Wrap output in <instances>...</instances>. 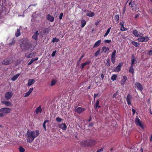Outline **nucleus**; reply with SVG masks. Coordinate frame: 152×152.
I'll return each mask as SVG.
<instances>
[{"label":"nucleus","instance_id":"36","mask_svg":"<svg viewBox=\"0 0 152 152\" xmlns=\"http://www.w3.org/2000/svg\"><path fill=\"white\" fill-rule=\"evenodd\" d=\"M117 77V76L116 75H113L111 77V80L113 81H115L116 80Z\"/></svg>","mask_w":152,"mask_h":152},{"label":"nucleus","instance_id":"47","mask_svg":"<svg viewBox=\"0 0 152 152\" xmlns=\"http://www.w3.org/2000/svg\"><path fill=\"white\" fill-rule=\"evenodd\" d=\"M56 120L57 122H60L62 121L63 119L59 117H57L56 118Z\"/></svg>","mask_w":152,"mask_h":152},{"label":"nucleus","instance_id":"10","mask_svg":"<svg viewBox=\"0 0 152 152\" xmlns=\"http://www.w3.org/2000/svg\"><path fill=\"white\" fill-rule=\"evenodd\" d=\"M116 53V50H114L112 53L111 57V62L114 64L116 58L115 57V54Z\"/></svg>","mask_w":152,"mask_h":152},{"label":"nucleus","instance_id":"1","mask_svg":"<svg viewBox=\"0 0 152 152\" xmlns=\"http://www.w3.org/2000/svg\"><path fill=\"white\" fill-rule=\"evenodd\" d=\"M39 134V131L37 130L35 131L28 130L27 132V139L28 142L31 143L34 141L35 138L38 136Z\"/></svg>","mask_w":152,"mask_h":152},{"label":"nucleus","instance_id":"34","mask_svg":"<svg viewBox=\"0 0 152 152\" xmlns=\"http://www.w3.org/2000/svg\"><path fill=\"white\" fill-rule=\"evenodd\" d=\"M81 27L83 28L86 25V22L85 20H82L81 21Z\"/></svg>","mask_w":152,"mask_h":152},{"label":"nucleus","instance_id":"14","mask_svg":"<svg viewBox=\"0 0 152 152\" xmlns=\"http://www.w3.org/2000/svg\"><path fill=\"white\" fill-rule=\"evenodd\" d=\"M133 34L135 37H140L142 35V34L140 32H138V31L136 30H134L133 31Z\"/></svg>","mask_w":152,"mask_h":152},{"label":"nucleus","instance_id":"2","mask_svg":"<svg viewBox=\"0 0 152 152\" xmlns=\"http://www.w3.org/2000/svg\"><path fill=\"white\" fill-rule=\"evenodd\" d=\"M11 110V109L8 108H2L0 109V117H2L7 113H10Z\"/></svg>","mask_w":152,"mask_h":152},{"label":"nucleus","instance_id":"4","mask_svg":"<svg viewBox=\"0 0 152 152\" xmlns=\"http://www.w3.org/2000/svg\"><path fill=\"white\" fill-rule=\"evenodd\" d=\"M129 5H131V7L132 10L139 11V8L137 4V2L135 1H131L129 3Z\"/></svg>","mask_w":152,"mask_h":152},{"label":"nucleus","instance_id":"16","mask_svg":"<svg viewBox=\"0 0 152 152\" xmlns=\"http://www.w3.org/2000/svg\"><path fill=\"white\" fill-rule=\"evenodd\" d=\"M80 144L81 146L83 147H88L87 140H84L81 142Z\"/></svg>","mask_w":152,"mask_h":152},{"label":"nucleus","instance_id":"32","mask_svg":"<svg viewBox=\"0 0 152 152\" xmlns=\"http://www.w3.org/2000/svg\"><path fill=\"white\" fill-rule=\"evenodd\" d=\"M20 34L21 33L20 30L19 29H18L17 30V31L15 33V36L17 37H18L20 36Z\"/></svg>","mask_w":152,"mask_h":152},{"label":"nucleus","instance_id":"37","mask_svg":"<svg viewBox=\"0 0 152 152\" xmlns=\"http://www.w3.org/2000/svg\"><path fill=\"white\" fill-rule=\"evenodd\" d=\"M111 29V28L110 27L107 29V31L105 33V34L104 36V37H105L107 36V35L109 33Z\"/></svg>","mask_w":152,"mask_h":152},{"label":"nucleus","instance_id":"49","mask_svg":"<svg viewBox=\"0 0 152 152\" xmlns=\"http://www.w3.org/2000/svg\"><path fill=\"white\" fill-rule=\"evenodd\" d=\"M127 28H125L124 26L123 27H121L120 30L121 31H125L127 30Z\"/></svg>","mask_w":152,"mask_h":152},{"label":"nucleus","instance_id":"43","mask_svg":"<svg viewBox=\"0 0 152 152\" xmlns=\"http://www.w3.org/2000/svg\"><path fill=\"white\" fill-rule=\"evenodd\" d=\"M105 64L107 66H109L110 64V60L109 59H108L107 60V62Z\"/></svg>","mask_w":152,"mask_h":152},{"label":"nucleus","instance_id":"35","mask_svg":"<svg viewBox=\"0 0 152 152\" xmlns=\"http://www.w3.org/2000/svg\"><path fill=\"white\" fill-rule=\"evenodd\" d=\"M134 69L133 68V66H132L131 65L129 70V72L132 73V74H134Z\"/></svg>","mask_w":152,"mask_h":152},{"label":"nucleus","instance_id":"52","mask_svg":"<svg viewBox=\"0 0 152 152\" xmlns=\"http://www.w3.org/2000/svg\"><path fill=\"white\" fill-rule=\"evenodd\" d=\"M148 54L149 56H151L152 55V50H150L148 52Z\"/></svg>","mask_w":152,"mask_h":152},{"label":"nucleus","instance_id":"7","mask_svg":"<svg viewBox=\"0 0 152 152\" xmlns=\"http://www.w3.org/2000/svg\"><path fill=\"white\" fill-rule=\"evenodd\" d=\"M87 140L88 147L94 145L97 143L96 141L94 140L91 139Z\"/></svg>","mask_w":152,"mask_h":152},{"label":"nucleus","instance_id":"42","mask_svg":"<svg viewBox=\"0 0 152 152\" xmlns=\"http://www.w3.org/2000/svg\"><path fill=\"white\" fill-rule=\"evenodd\" d=\"M15 43V38L12 39V41L11 42L9 43V45L10 46H12Z\"/></svg>","mask_w":152,"mask_h":152},{"label":"nucleus","instance_id":"24","mask_svg":"<svg viewBox=\"0 0 152 152\" xmlns=\"http://www.w3.org/2000/svg\"><path fill=\"white\" fill-rule=\"evenodd\" d=\"M42 112V109L41 105L37 107L35 110V113L36 114H38L39 113H41Z\"/></svg>","mask_w":152,"mask_h":152},{"label":"nucleus","instance_id":"26","mask_svg":"<svg viewBox=\"0 0 152 152\" xmlns=\"http://www.w3.org/2000/svg\"><path fill=\"white\" fill-rule=\"evenodd\" d=\"M1 102L7 106H11L12 105V103L8 101H2Z\"/></svg>","mask_w":152,"mask_h":152},{"label":"nucleus","instance_id":"15","mask_svg":"<svg viewBox=\"0 0 152 152\" xmlns=\"http://www.w3.org/2000/svg\"><path fill=\"white\" fill-rule=\"evenodd\" d=\"M85 12H86V16H89V17H92L94 16L95 15L94 12H91V11H90L88 10H85L84 11Z\"/></svg>","mask_w":152,"mask_h":152},{"label":"nucleus","instance_id":"3","mask_svg":"<svg viewBox=\"0 0 152 152\" xmlns=\"http://www.w3.org/2000/svg\"><path fill=\"white\" fill-rule=\"evenodd\" d=\"M30 42L28 40L23 41V42L20 45V47L21 48L26 49L30 47L31 46Z\"/></svg>","mask_w":152,"mask_h":152},{"label":"nucleus","instance_id":"6","mask_svg":"<svg viewBox=\"0 0 152 152\" xmlns=\"http://www.w3.org/2000/svg\"><path fill=\"white\" fill-rule=\"evenodd\" d=\"M141 37H139L137 39L138 41L139 42H147L149 39V37L147 36H145V37L141 36Z\"/></svg>","mask_w":152,"mask_h":152},{"label":"nucleus","instance_id":"59","mask_svg":"<svg viewBox=\"0 0 152 152\" xmlns=\"http://www.w3.org/2000/svg\"><path fill=\"white\" fill-rule=\"evenodd\" d=\"M103 149L102 148H101L100 149H99L97 150L96 152H100L101 151H103Z\"/></svg>","mask_w":152,"mask_h":152},{"label":"nucleus","instance_id":"17","mask_svg":"<svg viewBox=\"0 0 152 152\" xmlns=\"http://www.w3.org/2000/svg\"><path fill=\"white\" fill-rule=\"evenodd\" d=\"M123 65V63H120L115 68L114 71L116 72H119L121 70V66Z\"/></svg>","mask_w":152,"mask_h":152},{"label":"nucleus","instance_id":"63","mask_svg":"<svg viewBox=\"0 0 152 152\" xmlns=\"http://www.w3.org/2000/svg\"><path fill=\"white\" fill-rule=\"evenodd\" d=\"M98 95V94H94V99H95V98L97 97Z\"/></svg>","mask_w":152,"mask_h":152},{"label":"nucleus","instance_id":"21","mask_svg":"<svg viewBox=\"0 0 152 152\" xmlns=\"http://www.w3.org/2000/svg\"><path fill=\"white\" fill-rule=\"evenodd\" d=\"M137 61L134 58V54H133L132 56V60H131V65L132 66H133L134 64H135L137 63Z\"/></svg>","mask_w":152,"mask_h":152},{"label":"nucleus","instance_id":"28","mask_svg":"<svg viewBox=\"0 0 152 152\" xmlns=\"http://www.w3.org/2000/svg\"><path fill=\"white\" fill-rule=\"evenodd\" d=\"M35 82V80L34 79H29L28 80V83L27 84V85L28 86H31L33 84H34Z\"/></svg>","mask_w":152,"mask_h":152},{"label":"nucleus","instance_id":"33","mask_svg":"<svg viewBox=\"0 0 152 152\" xmlns=\"http://www.w3.org/2000/svg\"><path fill=\"white\" fill-rule=\"evenodd\" d=\"M132 44L133 45H134L136 47H139L140 45L139 43H138L137 42L134 41H132Z\"/></svg>","mask_w":152,"mask_h":152},{"label":"nucleus","instance_id":"25","mask_svg":"<svg viewBox=\"0 0 152 152\" xmlns=\"http://www.w3.org/2000/svg\"><path fill=\"white\" fill-rule=\"evenodd\" d=\"M127 80V77L126 76H123L121 81V85L123 86L126 83V80Z\"/></svg>","mask_w":152,"mask_h":152},{"label":"nucleus","instance_id":"39","mask_svg":"<svg viewBox=\"0 0 152 152\" xmlns=\"http://www.w3.org/2000/svg\"><path fill=\"white\" fill-rule=\"evenodd\" d=\"M57 83V81L55 79H53L51 81V83L50 84V86H54L55 84Z\"/></svg>","mask_w":152,"mask_h":152},{"label":"nucleus","instance_id":"12","mask_svg":"<svg viewBox=\"0 0 152 152\" xmlns=\"http://www.w3.org/2000/svg\"><path fill=\"white\" fill-rule=\"evenodd\" d=\"M132 96L130 94H129L127 96L126 100L129 105H132V103L130 102V99L132 98Z\"/></svg>","mask_w":152,"mask_h":152},{"label":"nucleus","instance_id":"46","mask_svg":"<svg viewBox=\"0 0 152 152\" xmlns=\"http://www.w3.org/2000/svg\"><path fill=\"white\" fill-rule=\"evenodd\" d=\"M59 41L58 39L56 37L54 38L52 40V42L54 43L55 42H58Z\"/></svg>","mask_w":152,"mask_h":152},{"label":"nucleus","instance_id":"53","mask_svg":"<svg viewBox=\"0 0 152 152\" xmlns=\"http://www.w3.org/2000/svg\"><path fill=\"white\" fill-rule=\"evenodd\" d=\"M33 88H31L28 91L30 94H31L32 91H33Z\"/></svg>","mask_w":152,"mask_h":152},{"label":"nucleus","instance_id":"30","mask_svg":"<svg viewBox=\"0 0 152 152\" xmlns=\"http://www.w3.org/2000/svg\"><path fill=\"white\" fill-rule=\"evenodd\" d=\"M102 52H104V53H106L107 51L109 50V48L105 46H103L102 48Z\"/></svg>","mask_w":152,"mask_h":152},{"label":"nucleus","instance_id":"57","mask_svg":"<svg viewBox=\"0 0 152 152\" xmlns=\"http://www.w3.org/2000/svg\"><path fill=\"white\" fill-rule=\"evenodd\" d=\"M124 24V22H120V25L121 26V27H123Z\"/></svg>","mask_w":152,"mask_h":152},{"label":"nucleus","instance_id":"22","mask_svg":"<svg viewBox=\"0 0 152 152\" xmlns=\"http://www.w3.org/2000/svg\"><path fill=\"white\" fill-rule=\"evenodd\" d=\"M46 18L48 20H50L51 22H53L54 20V17L50 14H48L47 15Z\"/></svg>","mask_w":152,"mask_h":152},{"label":"nucleus","instance_id":"55","mask_svg":"<svg viewBox=\"0 0 152 152\" xmlns=\"http://www.w3.org/2000/svg\"><path fill=\"white\" fill-rule=\"evenodd\" d=\"M126 10V7L125 6L123 8V14H124Z\"/></svg>","mask_w":152,"mask_h":152},{"label":"nucleus","instance_id":"18","mask_svg":"<svg viewBox=\"0 0 152 152\" xmlns=\"http://www.w3.org/2000/svg\"><path fill=\"white\" fill-rule=\"evenodd\" d=\"M58 126L59 128H61L63 130H65L66 129L67 126L64 123L59 124Z\"/></svg>","mask_w":152,"mask_h":152},{"label":"nucleus","instance_id":"8","mask_svg":"<svg viewBox=\"0 0 152 152\" xmlns=\"http://www.w3.org/2000/svg\"><path fill=\"white\" fill-rule=\"evenodd\" d=\"M13 96V94L12 91L7 92L5 94V98L7 100L10 99Z\"/></svg>","mask_w":152,"mask_h":152},{"label":"nucleus","instance_id":"29","mask_svg":"<svg viewBox=\"0 0 152 152\" xmlns=\"http://www.w3.org/2000/svg\"><path fill=\"white\" fill-rule=\"evenodd\" d=\"M20 73L17 74L13 76L11 78V80L13 81H15L16 80L18 77L20 75Z\"/></svg>","mask_w":152,"mask_h":152},{"label":"nucleus","instance_id":"64","mask_svg":"<svg viewBox=\"0 0 152 152\" xmlns=\"http://www.w3.org/2000/svg\"><path fill=\"white\" fill-rule=\"evenodd\" d=\"M117 95V94H116V93H115V94H113V98H115V97Z\"/></svg>","mask_w":152,"mask_h":152},{"label":"nucleus","instance_id":"19","mask_svg":"<svg viewBox=\"0 0 152 152\" xmlns=\"http://www.w3.org/2000/svg\"><path fill=\"white\" fill-rule=\"evenodd\" d=\"M39 34L38 31H35L34 33V34L32 37V39L37 41L38 40V36Z\"/></svg>","mask_w":152,"mask_h":152},{"label":"nucleus","instance_id":"38","mask_svg":"<svg viewBox=\"0 0 152 152\" xmlns=\"http://www.w3.org/2000/svg\"><path fill=\"white\" fill-rule=\"evenodd\" d=\"M49 120H45L44 121V122L43 124V128H44V129L45 131L46 130L45 124L47 122H49Z\"/></svg>","mask_w":152,"mask_h":152},{"label":"nucleus","instance_id":"60","mask_svg":"<svg viewBox=\"0 0 152 152\" xmlns=\"http://www.w3.org/2000/svg\"><path fill=\"white\" fill-rule=\"evenodd\" d=\"M132 111L133 112V114H134L135 113L136 111L133 108L132 109Z\"/></svg>","mask_w":152,"mask_h":152},{"label":"nucleus","instance_id":"45","mask_svg":"<svg viewBox=\"0 0 152 152\" xmlns=\"http://www.w3.org/2000/svg\"><path fill=\"white\" fill-rule=\"evenodd\" d=\"M20 152H24L25 151V149L22 146H20L19 148Z\"/></svg>","mask_w":152,"mask_h":152},{"label":"nucleus","instance_id":"41","mask_svg":"<svg viewBox=\"0 0 152 152\" xmlns=\"http://www.w3.org/2000/svg\"><path fill=\"white\" fill-rule=\"evenodd\" d=\"M99 101L97 100L96 101L95 105V108H96L97 107L100 108L101 107V106H99Z\"/></svg>","mask_w":152,"mask_h":152},{"label":"nucleus","instance_id":"62","mask_svg":"<svg viewBox=\"0 0 152 152\" xmlns=\"http://www.w3.org/2000/svg\"><path fill=\"white\" fill-rule=\"evenodd\" d=\"M101 78H102V80H103V78H104V75H103V73L101 74Z\"/></svg>","mask_w":152,"mask_h":152},{"label":"nucleus","instance_id":"27","mask_svg":"<svg viewBox=\"0 0 152 152\" xmlns=\"http://www.w3.org/2000/svg\"><path fill=\"white\" fill-rule=\"evenodd\" d=\"M101 39H99L95 43L94 45L93 46V48H96L98 47L101 43Z\"/></svg>","mask_w":152,"mask_h":152},{"label":"nucleus","instance_id":"9","mask_svg":"<svg viewBox=\"0 0 152 152\" xmlns=\"http://www.w3.org/2000/svg\"><path fill=\"white\" fill-rule=\"evenodd\" d=\"M13 62L11 58H7L5 59L2 62V64L4 65H8Z\"/></svg>","mask_w":152,"mask_h":152},{"label":"nucleus","instance_id":"31","mask_svg":"<svg viewBox=\"0 0 152 152\" xmlns=\"http://www.w3.org/2000/svg\"><path fill=\"white\" fill-rule=\"evenodd\" d=\"M38 59V58L37 57L32 58L31 61L28 63V65H29L31 64L34 61L37 60Z\"/></svg>","mask_w":152,"mask_h":152},{"label":"nucleus","instance_id":"56","mask_svg":"<svg viewBox=\"0 0 152 152\" xmlns=\"http://www.w3.org/2000/svg\"><path fill=\"white\" fill-rule=\"evenodd\" d=\"M30 94L28 92L25 93L24 96L25 97H27L29 96Z\"/></svg>","mask_w":152,"mask_h":152},{"label":"nucleus","instance_id":"54","mask_svg":"<svg viewBox=\"0 0 152 152\" xmlns=\"http://www.w3.org/2000/svg\"><path fill=\"white\" fill-rule=\"evenodd\" d=\"M48 28H45V30H44L43 31V33H44V34H45L47 32V33H48Z\"/></svg>","mask_w":152,"mask_h":152},{"label":"nucleus","instance_id":"58","mask_svg":"<svg viewBox=\"0 0 152 152\" xmlns=\"http://www.w3.org/2000/svg\"><path fill=\"white\" fill-rule=\"evenodd\" d=\"M84 54H83L81 56V57H80V58L79 59V62L84 57Z\"/></svg>","mask_w":152,"mask_h":152},{"label":"nucleus","instance_id":"44","mask_svg":"<svg viewBox=\"0 0 152 152\" xmlns=\"http://www.w3.org/2000/svg\"><path fill=\"white\" fill-rule=\"evenodd\" d=\"M100 48H99L95 53V56L97 57L99 55V53H100Z\"/></svg>","mask_w":152,"mask_h":152},{"label":"nucleus","instance_id":"50","mask_svg":"<svg viewBox=\"0 0 152 152\" xmlns=\"http://www.w3.org/2000/svg\"><path fill=\"white\" fill-rule=\"evenodd\" d=\"M56 53V51L55 50L54 51H53L51 54V56L52 57H54L55 56V54Z\"/></svg>","mask_w":152,"mask_h":152},{"label":"nucleus","instance_id":"51","mask_svg":"<svg viewBox=\"0 0 152 152\" xmlns=\"http://www.w3.org/2000/svg\"><path fill=\"white\" fill-rule=\"evenodd\" d=\"M63 13H61L59 15V18L60 19V20H61L62 19V18L63 17Z\"/></svg>","mask_w":152,"mask_h":152},{"label":"nucleus","instance_id":"23","mask_svg":"<svg viewBox=\"0 0 152 152\" xmlns=\"http://www.w3.org/2000/svg\"><path fill=\"white\" fill-rule=\"evenodd\" d=\"M35 53H31L29 54L28 53H26L25 54V56L28 58H30L35 56Z\"/></svg>","mask_w":152,"mask_h":152},{"label":"nucleus","instance_id":"40","mask_svg":"<svg viewBox=\"0 0 152 152\" xmlns=\"http://www.w3.org/2000/svg\"><path fill=\"white\" fill-rule=\"evenodd\" d=\"M114 18L116 20L117 23L119 22V17L118 15H116L115 16Z\"/></svg>","mask_w":152,"mask_h":152},{"label":"nucleus","instance_id":"48","mask_svg":"<svg viewBox=\"0 0 152 152\" xmlns=\"http://www.w3.org/2000/svg\"><path fill=\"white\" fill-rule=\"evenodd\" d=\"M111 41L110 39H105L104 41V43H110Z\"/></svg>","mask_w":152,"mask_h":152},{"label":"nucleus","instance_id":"20","mask_svg":"<svg viewBox=\"0 0 152 152\" xmlns=\"http://www.w3.org/2000/svg\"><path fill=\"white\" fill-rule=\"evenodd\" d=\"M91 62V61L90 60H88L86 61L85 63L81 64L80 66V68L81 69H83L85 66L89 64H90Z\"/></svg>","mask_w":152,"mask_h":152},{"label":"nucleus","instance_id":"5","mask_svg":"<svg viewBox=\"0 0 152 152\" xmlns=\"http://www.w3.org/2000/svg\"><path fill=\"white\" fill-rule=\"evenodd\" d=\"M135 123L137 126H140L142 129H144L142 122L137 117L135 120Z\"/></svg>","mask_w":152,"mask_h":152},{"label":"nucleus","instance_id":"61","mask_svg":"<svg viewBox=\"0 0 152 152\" xmlns=\"http://www.w3.org/2000/svg\"><path fill=\"white\" fill-rule=\"evenodd\" d=\"M139 15L140 14L139 13L136 14L134 17L135 18H137L139 16Z\"/></svg>","mask_w":152,"mask_h":152},{"label":"nucleus","instance_id":"13","mask_svg":"<svg viewBox=\"0 0 152 152\" xmlns=\"http://www.w3.org/2000/svg\"><path fill=\"white\" fill-rule=\"evenodd\" d=\"M135 85L138 90L142 91L143 89V87L142 85L140 83L137 82L135 83Z\"/></svg>","mask_w":152,"mask_h":152},{"label":"nucleus","instance_id":"11","mask_svg":"<svg viewBox=\"0 0 152 152\" xmlns=\"http://www.w3.org/2000/svg\"><path fill=\"white\" fill-rule=\"evenodd\" d=\"M85 108L80 107H78L75 108L76 112L79 114H81L82 113L85 111Z\"/></svg>","mask_w":152,"mask_h":152}]
</instances>
